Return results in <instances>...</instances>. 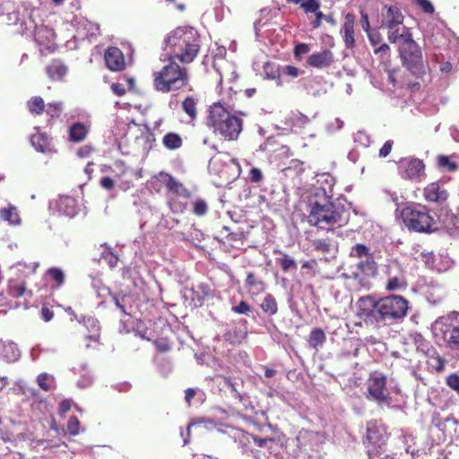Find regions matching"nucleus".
Listing matches in <instances>:
<instances>
[{"mask_svg": "<svg viewBox=\"0 0 459 459\" xmlns=\"http://www.w3.org/2000/svg\"><path fill=\"white\" fill-rule=\"evenodd\" d=\"M188 70L169 57V63L152 74L153 88L162 93L178 91L189 86Z\"/></svg>", "mask_w": 459, "mask_h": 459, "instance_id": "nucleus-4", "label": "nucleus"}, {"mask_svg": "<svg viewBox=\"0 0 459 459\" xmlns=\"http://www.w3.org/2000/svg\"><path fill=\"white\" fill-rule=\"evenodd\" d=\"M44 100L39 96H34L27 101L29 111L35 116L41 115L45 110Z\"/></svg>", "mask_w": 459, "mask_h": 459, "instance_id": "nucleus-36", "label": "nucleus"}, {"mask_svg": "<svg viewBox=\"0 0 459 459\" xmlns=\"http://www.w3.org/2000/svg\"><path fill=\"white\" fill-rule=\"evenodd\" d=\"M423 196L429 203L443 204L448 200L449 193L444 186L436 181L428 184L424 187Z\"/></svg>", "mask_w": 459, "mask_h": 459, "instance_id": "nucleus-13", "label": "nucleus"}, {"mask_svg": "<svg viewBox=\"0 0 459 459\" xmlns=\"http://www.w3.org/2000/svg\"><path fill=\"white\" fill-rule=\"evenodd\" d=\"M162 144L168 150H178L182 147L183 139L178 133L169 132L163 136Z\"/></svg>", "mask_w": 459, "mask_h": 459, "instance_id": "nucleus-31", "label": "nucleus"}, {"mask_svg": "<svg viewBox=\"0 0 459 459\" xmlns=\"http://www.w3.org/2000/svg\"><path fill=\"white\" fill-rule=\"evenodd\" d=\"M67 66L58 59H54L46 67V73L52 81H61L67 74Z\"/></svg>", "mask_w": 459, "mask_h": 459, "instance_id": "nucleus-23", "label": "nucleus"}, {"mask_svg": "<svg viewBox=\"0 0 459 459\" xmlns=\"http://www.w3.org/2000/svg\"><path fill=\"white\" fill-rule=\"evenodd\" d=\"M66 429L71 436H76L80 431V421L76 416H71L67 421Z\"/></svg>", "mask_w": 459, "mask_h": 459, "instance_id": "nucleus-48", "label": "nucleus"}, {"mask_svg": "<svg viewBox=\"0 0 459 459\" xmlns=\"http://www.w3.org/2000/svg\"><path fill=\"white\" fill-rule=\"evenodd\" d=\"M385 441L380 428L377 422H368L367 424V433L363 439V445L377 443Z\"/></svg>", "mask_w": 459, "mask_h": 459, "instance_id": "nucleus-26", "label": "nucleus"}, {"mask_svg": "<svg viewBox=\"0 0 459 459\" xmlns=\"http://www.w3.org/2000/svg\"><path fill=\"white\" fill-rule=\"evenodd\" d=\"M388 30V39L392 43L399 42L401 44V42H404L407 38H412L411 32H409L406 28H403L402 32H400V29Z\"/></svg>", "mask_w": 459, "mask_h": 459, "instance_id": "nucleus-39", "label": "nucleus"}, {"mask_svg": "<svg viewBox=\"0 0 459 459\" xmlns=\"http://www.w3.org/2000/svg\"><path fill=\"white\" fill-rule=\"evenodd\" d=\"M361 28L368 33L370 30L369 19L367 13L364 11H360V21H359Z\"/></svg>", "mask_w": 459, "mask_h": 459, "instance_id": "nucleus-60", "label": "nucleus"}, {"mask_svg": "<svg viewBox=\"0 0 459 459\" xmlns=\"http://www.w3.org/2000/svg\"><path fill=\"white\" fill-rule=\"evenodd\" d=\"M414 3L428 14H433L435 8L429 0H414Z\"/></svg>", "mask_w": 459, "mask_h": 459, "instance_id": "nucleus-53", "label": "nucleus"}, {"mask_svg": "<svg viewBox=\"0 0 459 459\" xmlns=\"http://www.w3.org/2000/svg\"><path fill=\"white\" fill-rule=\"evenodd\" d=\"M27 292L31 296V291L27 290L25 281L9 280L7 285V294L9 296L18 299L24 296Z\"/></svg>", "mask_w": 459, "mask_h": 459, "instance_id": "nucleus-28", "label": "nucleus"}, {"mask_svg": "<svg viewBox=\"0 0 459 459\" xmlns=\"http://www.w3.org/2000/svg\"><path fill=\"white\" fill-rule=\"evenodd\" d=\"M209 210L207 202L203 198H197L192 203V212L198 217L204 216Z\"/></svg>", "mask_w": 459, "mask_h": 459, "instance_id": "nucleus-41", "label": "nucleus"}, {"mask_svg": "<svg viewBox=\"0 0 459 459\" xmlns=\"http://www.w3.org/2000/svg\"><path fill=\"white\" fill-rule=\"evenodd\" d=\"M308 122V118L307 116L297 112V113H291L288 117V126H290L291 128L293 127H304L305 125Z\"/></svg>", "mask_w": 459, "mask_h": 459, "instance_id": "nucleus-40", "label": "nucleus"}, {"mask_svg": "<svg viewBox=\"0 0 459 459\" xmlns=\"http://www.w3.org/2000/svg\"><path fill=\"white\" fill-rule=\"evenodd\" d=\"M439 220L442 222L443 228L449 235L459 236V212L455 213L451 210L447 211L442 208Z\"/></svg>", "mask_w": 459, "mask_h": 459, "instance_id": "nucleus-17", "label": "nucleus"}, {"mask_svg": "<svg viewBox=\"0 0 459 459\" xmlns=\"http://www.w3.org/2000/svg\"><path fill=\"white\" fill-rule=\"evenodd\" d=\"M314 13L316 14V18L311 22V26L313 29H317L321 26L322 21L325 20V14H324L320 9Z\"/></svg>", "mask_w": 459, "mask_h": 459, "instance_id": "nucleus-63", "label": "nucleus"}, {"mask_svg": "<svg viewBox=\"0 0 459 459\" xmlns=\"http://www.w3.org/2000/svg\"><path fill=\"white\" fill-rule=\"evenodd\" d=\"M385 12L382 13V24L381 27L387 30H393L395 26H398L403 22V15L399 7L395 5L385 6Z\"/></svg>", "mask_w": 459, "mask_h": 459, "instance_id": "nucleus-18", "label": "nucleus"}, {"mask_svg": "<svg viewBox=\"0 0 459 459\" xmlns=\"http://www.w3.org/2000/svg\"><path fill=\"white\" fill-rule=\"evenodd\" d=\"M320 0H305L300 4V7L306 13H316L320 9Z\"/></svg>", "mask_w": 459, "mask_h": 459, "instance_id": "nucleus-47", "label": "nucleus"}, {"mask_svg": "<svg viewBox=\"0 0 459 459\" xmlns=\"http://www.w3.org/2000/svg\"><path fill=\"white\" fill-rule=\"evenodd\" d=\"M369 248L364 244H356L352 247L350 255L351 257L361 258L370 256Z\"/></svg>", "mask_w": 459, "mask_h": 459, "instance_id": "nucleus-44", "label": "nucleus"}, {"mask_svg": "<svg viewBox=\"0 0 459 459\" xmlns=\"http://www.w3.org/2000/svg\"><path fill=\"white\" fill-rule=\"evenodd\" d=\"M229 235H225V239L227 241H238L243 240L245 238V233L243 231H237L231 233H228Z\"/></svg>", "mask_w": 459, "mask_h": 459, "instance_id": "nucleus-64", "label": "nucleus"}, {"mask_svg": "<svg viewBox=\"0 0 459 459\" xmlns=\"http://www.w3.org/2000/svg\"><path fill=\"white\" fill-rule=\"evenodd\" d=\"M103 258L108 261V264L110 267H115L117 264L118 256L110 250L103 254Z\"/></svg>", "mask_w": 459, "mask_h": 459, "instance_id": "nucleus-58", "label": "nucleus"}, {"mask_svg": "<svg viewBox=\"0 0 459 459\" xmlns=\"http://www.w3.org/2000/svg\"><path fill=\"white\" fill-rule=\"evenodd\" d=\"M326 341V335L323 329L321 328H314L309 335H308V344L310 347H312L314 350L318 351L320 347L323 346V344Z\"/></svg>", "mask_w": 459, "mask_h": 459, "instance_id": "nucleus-29", "label": "nucleus"}, {"mask_svg": "<svg viewBox=\"0 0 459 459\" xmlns=\"http://www.w3.org/2000/svg\"><path fill=\"white\" fill-rule=\"evenodd\" d=\"M88 132V128L84 124L75 123L70 126L69 139L74 143L82 142L86 138Z\"/></svg>", "mask_w": 459, "mask_h": 459, "instance_id": "nucleus-30", "label": "nucleus"}, {"mask_svg": "<svg viewBox=\"0 0 459 459\" xmlns=\"http://www.w3.org/2000/svg\"><path fill=\"white\" fill-rule=\"evenodd\" d=\"M368 39L372 46H377L382 41L381 34L377 30H370L368 32Z\"/></svg>", "mask_w": 459, "mask_h": 459, "instance_id": "nucleus-59", "label": "nucleus"}, {"mask_svg": "<svg viewBox=\"0 0 459 459\" xmlns=\"http://www.w3.org/2000/svg\"><path fill=\"white\" fill-rule=\"evenodd\" d=\"M358 268L363 273H374L377 269V265L372 255H370V256H367L365 260H361L358 264Z\"/></svg>", "mask_w": 459, "mask_h": 459, "instance_id": "nucleus-43", "label": "nucleus"}, {"mask_svg": "<svg viewBox=\"0 0 459 459\" xmlns=\"http://www.w3.org/2000/svg\"><path fill=\"white\" fill-rule=\"evenodd\" d=\"M408 300L399 295H390L378 299L379 322L403 318L408 311Z\"/></svg>", "mask_w": 459, "mask_h": 459, "instance_id": "nucleus-7", "label": "nucleus"}, {"mask_svg": "<svg viewBox=\"0 0 459 459\" xmlns=\"http://www.w3.org/2000/svg\"><path fill=\"white\" fill-rule=\"evenodd\" d=\"M400 217L409 231L431 234L439 230V220L421 204H410L402 208Z\"/></svg>", "mask_w": 459, "mask_h": 459, "instance_id": "nucleus-5", "label": "nucleus"}, {"mask_svg": "<svg viewBox=\"0 0 459 459\" xmlns=\"http://www.w3.org/2000/svg\"><path fill=\"white\" fill-rule=\"evenodd\" d=\"M158 178L169 193L186 198L190 197V191L185 187L181 182L178 181L172 175L161 171L159 173Z\"/></svg>", "mask_w": 459, "mask_h": 459, "instance_id": "nucleus-16", "label": "nucleus"}, {"mask_svg": "<svg viewBox=\"0 0 459 459\" xmlns=\"http://www.w3.org/2000/svg\"><path fill=\"white\" fill-rule=\"evenodd\" d=\"M46 274L55 282L56 289H59L65 283V273L60 268L51 267L47 270Z\"/></svg>", "mask_w": 459, "mask_h": 459, "instance_id": "nucleus-37", "label": "nucleus"}, {"mask_svg": "<svg viewBox=\"0 0 459 459\" xmlns=\"http://www.w3.org/2000/svg\"><path fill=\"white\" fill-rule=\"evenodd\" d=\"M205 123L214 134L226 141H236L243 127L242 119L231 114L219 101L209 107Z\"/></svg>", "mask_w": 459, "mask_h": 459, "instance_id": "nucleus-3", "label": "nucleus"}, {"mask_svg": "<svg viewBox=\"0 0 459 459\" xmlns=\"http://www.w3.org/2000/svg\"><path fill=\"white\" fill-rule=\"evenodd\" d=\"M386 377L379 372L370 374L367 381L368 398L378 403L389 404L391 397L386 389Z\"/></svg>", "mask_w": 459, "mask_h": 459, "instance_id": "nucleus-8", "label": "nucleus"}, {"mask_svg": "<svg viewBox=\"0 0 459 459\" xmlns=\"http://www.w3.org/2000/svg\"><path fill=\"white\" fill-rule=\"evenodd\" d=\"M378 300L371 296L362 297L358 300V316L366 323H379Z\"/></svg>", "mask_w": 459, "mask_h": 459, "instance_id": "nucleus-11", "label": "nucleus"}, {"mask_svg": "<svg viewBox=\"0 0 459 459\" xmlns=\"http://www.w3.org/2000/svg\"><path fill=\"white\" fill-rule=\"evenodd\" d=\"M307 221L312 226L321 229L340 228L346 225L350 219V212L342 204H337L323 199H309Z\"/></svg>", "mask_w": 459, "mask_h": 459, "instance_id": "nucleus-2", "label": "nucleus"}, {"mask_svg": "<svg viewBox=\"0 0 459 459\" xmlns=\"http://www.w3.org/2000/svg\"><path fill=\"white\" fill-rule=\"evenodd\" d=\"M251 310V306L245 300H241L238 305L231 307V311L238 315L249 316Z\"/></svg>", "mask_w": 459, "mask_h": 459, "instance_id": "nucleus-49", "label": "nucleus"}, {"mask_svg": "<svg viewBox=\"0 0 459 459\" xmlns=\"http://www.w3.org/2000/svg\"><path fill=\"white\" fill-rule=\"evenodd\" d=\"M309 46L306 43H299L294 48V56L297 59H299L303 55L309 52Z\"/></svg>", "mask_w": 459, "mask_h": 459, "instance_id": "nucleus-55", "label": "nucleus"}, {"mask_svg": "<svg viewBox=\"0 0 459 459\" xmlns=\"http://www.w3.org/2000/svg\"><path fill=\"white\" fill-rule=\"evenodd\" d=\"M182 110L187 115L191 121L197 117V100L192 96H187L181 104Z\"/></svg>", "mask_w": 459, "mask_h": 459, "instance_id": "nucleus-32", "label": "nucleus"}, {"mask_svg": "<svg viewBox=\"0 0 459 459\" xmlns=\"http://www.w3.org/2000/svg\"><path fill=\"white\" fill-rule=\"evenodd\" d=\"M31 145L39 152L50 153L56 152L52 144V139L46 133L37 132L30 136Z\"/></svg>", "mask_w": 459, "mask_h": 459, "instance_id": "nucleus-22", "label": "nucleus"}, {"mask_svg": "<svg viewBox=\"0 0 459 459\" xmlns=\"http://www.w3.org/2000/svg\"><path fill=\"white\" fill-rule=\"evenodd\" d=\"M278 253L281 254V257L276 258V263L281 266L283 272L297 268L296 262L292 257L281 251H278Z\"/></svg>", "mask_w": 459, "mask_h": 459, "instance_id": "nucleus-38", "label": "nucleus"}, {"mask_svg": "<svg viewBox=\"0 0 459 459\" xmlns=\"http://www.w3.org/2000/svg\"><path fill=\"white\" fill-rule=\"evenodd\" d=\"M385 441L364 445L368 459H385L388 457L385 450Z\"/></svg>", "mask_w": 459, "mask_h": 459, "instance_id": "nucleus-25", "label": "nucleus"}, {"mask_svg": "<svg viewBox=\"0 0 459 459\" xmlns=\"http://www.w3.org/2000/svg\"><path fill=\"white\" fill-rule=\"evenodd\" d=\"M34 40L39 48L41 55H48L55 52L57 45L55 43V32L47 26H36L34 30Z\"/></svg>", "mask_w": 459, "mask_h": 459, "instance_id": "nucleus-10", "label": "nucleus"}, {"mask_svg": "<svg viewBox=\"0 0 459 459\" xmlns=\"http://www.w3.org/2000/svg\"><path fill=\"white\" fill-rule=\"evenodd\" d=\"M107 67L113 72H121L126 68L123 52L117 47H109L104 54Z\"/></svg>", "mask_w": 459, "mask_h": 459, "instance_id": "nucleus-15", "label": "nucleus"}, {"mask_svg": "<svg viewBox=\"0 0 459 459\" xmlns=\"http://www.w3.org/2000/svg\"><path fill=\"white\" fill-rule=\"evenodd\" d=\"M63 110V105L61 102H51L48 105L47 114L51 117H57L60 116Z\"/></svg>", "mask_w": 459, "mask_h": 459, "instance_id": "nucleus-52", "label": "nucleus"}, {"mask_svg": "<svg viewBox=\"0 0 459 459\" xmlns=\"http://www.w3.org/2000/svg\"><path fill=\"white\" fill-rule=\"evenodd\" d=\"M153 344L160 352H167L171 349V345L167 339L155 340Z\"/></svg>", "mask_w": 459, "mask_h": 459, "instance_id": "nucleus-54", "label": "nucleus"}, {"mask_svg": "<svg viewBox=\"0 0 459 459\" xmlns=\"http://www.w3.org/2000/svg\"><path fill=\"white\" fill-rule=\"evenodd\" d=\"M437 165L440 168L446 169L448 171H455L458 169V165L452 161L448 156L439 155L437 157Z\"/></svg>", "mask_w": 459, "mask_h": 459, "instance_id": "nucleus-45", "label": "nucleus"}, {"mask_svg": "<svg viewBox=\"0 0 459 459\" xmlns=\"http://www.w3.org/2000/svg\"><path fill=\"white\" fill-rule=\"evenodd\" d=\"M260 307L264 313L269 316H273L278 312V303L275 298L270 293L265 295Z\"/></svg>", "mask_w": 459, "mask_h": 459, "instance_id": "nucleus-35", "label": "nucleus"}, {"mask_svg": "<svg viewBox=\"0 0 459 459\" xmlns=\"http://www.w3.org/2000/svg\"><path fill=\"white\" fill-rule=\"evenodd\" d=\"M388 276L389 278L385 285V289L387 290L394 291L405 289L407 287L405 276L402 270H400L398 274H395L394 276H392L391 272H389Z\"/></svg>", "mask_w": 459, "mask_h": 459, "instance_id": "nucleus-27", "label": "nucleus"}, {"mask_svg": "<svg viewBox=\"0 0 459 459\" xmlns=\"http://www.w3.org/2000/svg\"><path fill=\"white\" fill-rule=\"evenodd\" d=\"M441 331L446 347L451 351H459V324H446Z\"/></svg>", "mask_w": 459, "mask_h": 459, "instance_id": "nucleus-19", "label": "nucleus"}, {"mask_svg": "<svg viewBox=\"0 0 459 459\" xmlns=\"http://www.w3.org/2000/svg\"><path fill=\"white\" fill-rule=\"evenodd\" d=\"M356 17L353 13H348L344 17V22L341 29L345 47L352 49L355 47L354 25Z\"/></svg>", "mask_w": 459, "mask_h": 459, "instance_id": "nucleus-20", "label": "nucleus"}, {"mask_svg": "<svg viewBox=\"0 0 459 459\" xmlns=\"http://www.w3.org/2000/svg\"><path fill=\"white\" fill-rule=\"evenodd\" d=\"M169 58L188 65L194 62L201 49V38L193 27H178L165 39Z\"/></svg>", "mask_w": 459, "mask_h": 459, "instance_id": "nucleus-1", "label": "nucleus"}, {"mask_svg": "<svg viewBox=\"0 0 459 459\" xmlns=\"http://www.w3.org/2000/svg\"><path fill=\"white\" fill-rule=\"evenodd\" d=\"M417 351L425 356L426 363L432 372L441 373L445 370L447 361L434 346L429 342H421L417 346Z\"/></svg>", "mask_w": 459, "mask_h": 459, "instance_id": "nucleus-9", "label": "nucleus"}, {"mask_svg": "<svg viewBox=\"0 0 459 459\" xmlns=\"http://www.w3.org/2000/svg\"><path fill=\"white\" fill-rule=\"evenodd\" d=\"M334 60V56L333 52L329 49L323 50L321 52H316L310 55L307 60L308 65L324 69L328 68L332 65Z\"/></svg>", "mask_w": 459, "mask_h": 459, "instance_id": "nucleus-21", "label": "nucleus"}, {"mask_svg": "<svg viewBox=\"0 0 459 459\" xmlns=\"http://www.w3.org/2000/svg\"><path fill=\"white\" fill-rule=\"evenodd\" d=\"M446 384L459 395V375L457 373L449 374L446 378Z\"/></svg>", "mask_w": 459, "mask_h": 459, "instance_id": "nucleus-50", "label": "nucleus"}, {"mask_svg": "<svg viewBox=\"0 0 459 459\" xmlns=\"http://www.w3.org/2000/svg\"><path fill=\"white\" fill-rule=\"evenodd\" d=\"M399 55L403 65L417 78H421L426 74L423 56L420 47L412 39L407 38L399 45Z\"/></svg>", "mask_w": 459, "mask_h": 459, "instance_id": "nucleus-6", "label": "nucleus"}, {"mask_svg": "<svg viewBox=\"0 0 459 459\" xmlns=\"http://www.w3.org/2000/svg\"><path fill=\"white\" fill-rule=\"evenodd\" d=\"M249 178L252 183H259L263 180V173L260 169L253 167L249 171Z\"/></svg>", "mask_w": 459, "mask_h": 459, "instance_id": "nucleus-56", "label": "nucleus"}, {"mask_svg": "<svg viewBox=\"0 0 459 459\" xmlns=\"http://www.w3.org/2000/svg\"><path fill=\"white\" fill-rule=\"evenodd\" d=\"M245 286L247 290L253 294H259L265 290V282L260 277H257L253 272L247 274Z\"/></svg>", "mask_w": 459, "mask_h": 459, "instance_id": "nucleus-24", "label": "nucleus"}, {"mask_svg": "<svg viewBox=\"0 0 459 459\" xmlns=\"http://www.w3.org/2000/svg\"><path fill=\"white\" fill-rule=\"evenodd\" d=\"M50 381V377L46 373H41L37 377V383L39 386L46 392L51 390Z\"/></svg>", "mask_w": 459, "mask_h": 459, "instance_id": "nucleus-51", "label": "nucleus"}, {"mask_svg": "<svg viewBox=\"0 0 459 459\" xmlns=\"http://www.w3.org/2000/svg\"><path fill=\"white\" fill-rule=\"evenodd\" d=\"M315 250L328 254L331 251V243L328 239L318 238L312 240Z\"/></svg>", "mask_w": 459, "mask_h": 459, "instance_id": "nucleus-46", "label": "nucleus"}, {"mask_svg": "<svg viewBox=\"0 0 459 459\" xmlns=\"http://www.w3.org/2000/svg\"><path fill=\"white\" fill-rule=\"evenodd\" d=\"M0 218L7 221L10 224L17 225L21 222V219L17 208L10 205L7 208L0 210Z\"/></svg>", "mask_w": 459, "mask_h": 459, "instance_id": "nucleus-34", "label": "nucleus"}, {"mask_svg": "<svg viewBox=\"0 0 459 459\" xmlns=\"http://www.w3.org/2000/svg\"><path fill=\"white\" fill-rule=\"evenodd\" d=\"M281 74L290 76L292 78H296L299 75V70L298 67L294 65H285L281 69Z\"/></svg>", "mask_w": 459, "mask_h": 459, "instance_id": "nucleus-57", "label": "nucleus"}, {"mask_svg": "<svg viewBox=\"0 0 459 459\" xmlns=\"http://www.w3.org/2000/svg\"><path fill=\"white\" fill-rule=\"evenodd\" d=\"M4 357L7 361H15L20 357L17 348L13 343H2L1 344Z\"/></svg>", "mask_w": 459, "mask_h": 459, "instance_id": "nucleus-42", "label": "nucleus"}, {"mask_svg": "<svg viewBox=\"0 0 459 459\" xmlns=\"http://www.w3.org/2000/svg\"><path fill=\"white\" fill-rule=\"evenodd\" d=\"M298 447L300 451L307 454L309 456L312 453L317 452L321 444L318 432L307 429H301L296 437Z\"/></svg>", "mask_w": 459, "mask_h": 459, "instance_id": "nucleus-12", "label": "nucleus"}, {"mask_svg": "<svg viewBox=\"0 0 459 459\" xmlns=\"http://www.w3.org/2000/svg\"><path fill=\"white\" fill-rule=\"evenodd\" d=\"M263 72L267 80H279L281 75V66L271 61L264 64Z\"/></svg>", "mask_w": 459, "mask_h": 459, "instance_id": "nucleus-33", "label": "nucleus"}, {"mask_svg": "<svg viewBox=\"0 0 459 459\" xmlns=\"http://www.w3.org/2000/svg\"><path fill=\"white\" fill-rule=\"evenodd\" d=\"M402 178L405 179H420L425 176V164L420 159H411L401 163Z\"/></svg>", "mask_w": 459, "mask_h": 459, "instance_id": "nucleus-14", "label": "nucleus"}, {"mask_svg": "<svg viewBox=\"0 0 459 459\" xmlns=\"http://www.w3.org/2000/svg\"><path fill=\"white\" fill-rule=\"evenodd\" d=\"M100 185L102 188L106 190H113L115 187L114 180L109 177H104L100 179Z\"/></svg>", "mask_w": 459, "mask_h": 459, "instance_id": "nucleus-62", "label": "nucleus"}, {"mask_svg": "<svg viewBox=\"0 0 459 459\" xmlns=\"http://www.w3.org/2000/svg\"><path fill=\"white\" fill-rule=\"evenodd\" d=\"M393 148V141H386L379 150V156L381 158L387 157Z\"/></svg>", "mask_w": 459, "mask_h": 459, "instance_id": "nucleus-61", "label": "nucleus"}]
</instances>
